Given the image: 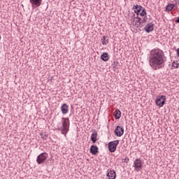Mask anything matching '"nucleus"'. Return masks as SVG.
Returning a JSON list of instances; mask_svg holds the SVG:
<instances>
[{"label":"nucleus","instance_id":"f257e3e1","mask_svg":"<svg viewBox=\"0 0 179 179\" xmlns=\"http://www.w3.org/2000/svg\"><path fill=\"white\" fill-rule=\"evenodd\" d=\"M133 9L136 14L131 16V24H133L135 27H143L148 20L146 10L143 6L138 5L134 6Z\"/></svg>","mask_w":179,"mask_h":179},{"label":"nucleus","instance_id":"f03ea898","mask_svg":"<svg viewBox=\"0 0 179 179\" xmlns=\"http://www.w3.org/2000/svg\"><path fill=\"white\" fill-rule=\"evenodd\" d=\"M164 57V53L163 50L160 49H155L150 51L149 57L150 66L155 71L157 69H162L164 66V62L166 61Z\"/></svg>","mask_w":179,"mask_h":179},{"label":"nucleus","instance_id":"7ed1b4c3","mask_svg":"<svg viewBox=\"0 0 179 179\" xmlns=\"http://www.w3.org/2000/svg\"><path fill=\"white\" fill-rule=\"evenodd\" d=\"M71 125V122H69V118L68 117H62V127L59 128V131H61L62 135L66 136V134L69 131V127Z\"/></svg>","mask_w":179,"mask_h":179},{"label":"nucleus","instance_id":"20e7f679","mask_svg":"<svg viewBox=\"0 0 179 179\" xmlns=\"http://www.w3.org/2000/svg\"><path fill=\"white\" fill-rule=\"evenodd\" d=\"M48 159V154L47 152H42L37 157L36 163H38V164H43Z\"/></svg>","mask_w":179,"mask_h":179},{"label":"nucleus","instance_id":"39448f33","mask_svg":"<svg viewBox=\"0 0 179 179\" xmlns=\"http://www.w3.org/2000/svg\"><path fill=\"white\" fill-rule=\"evenodd\" d=\"M120 143V141L116 140L108 143V146L109 151L113 153L117 150V145Z\"/></svg>","mask_w":179,"mask_h":179},{"label":"nucleus","instance_id":"423d86ee","mask_svg":"<svg viewBox=\"0 0 179 179\" xmlns=\"http://www.w3.org/2000/svg\"><path fill=\"white\" fill-rule=\"evenodd\" d=\"M155 103L158 107H163V106L166 104V96H158L156 99Z\"/></svg>","mask_w":179,"mask_h":179},{"label":"nucleus","instance_id":"0eeeda50","mask_svg":"<svg viewBox=\"0 0 179 179\" xmlns=\"http://www.w3.org/2000/svg\"><path fill=\"white\" fill-rule=\"evenodd\" d=\"M134 167L136 171L142 170V160L141 159H136L134 162Z\"/></svg>","mask_w":179,"mask_h":179},{"label":"nucleus","instance_id":"6e6552de","mask_svg":"<svg viewBox=\"0 0 179 179\" xmlns=\"http://www.w3.org/2000/svg\"><path fill=\"white\" fill-rule=\"evenodd\" d=\"M29 1L33 9H36V8H38V6L41 5V2H43V0H29Z\"/></svg>","mask_w":179,"mask_h":179},{"label":"nucleus","instance_id":"1a4fd4ad","mask_svg":"<svg viewBox=\"0 0 179 179\" xmlns=\"http://www.w3.org/2000/svg\"><path fill=\"white\" fill-rule=\"evenodd\" d=\"M115 134L117 136H122V135H124V127L117 126L115 130Z\"/></svg>","mask_w":179,"mask_h":179},{"label":"nucleus","instance_id":"9d476101","mask_svg":"<svg viewBox=\"0 0 179 179\" xmlns=\"http://www.w3.org/2000/svg\"><path fill=\"white\" fill-rule=\"evenodd\" d=\"M154 29L155 24L152 22L147 24L144 28L147 33H150V31H153Z\"/></svg>","mask_w":179,"mask_h":179},{"label":"nucleus","instance_id":"9b49d317","mask_svg":"<svg viewBox=\"0 0 179 179\" xmlns=\"http://www.w3.org/2000/svg\"><path fill=\"white\" fill-rule=\"evenodd\" d=\"M107 177H108V179H115L117 177V173H115V171L111 169L108 170Z\"/></svg>","mask_w":179,"mask_h":179},{"label":"nucleus","instance_id":"f8f14e48","mask_svg":"<svg viewBox=\"0 0 179 179\" xmlns=\"http://www.w3.org/2000/svg\"><path fill=\"white\" fill-rule=\"evenodd\" d=\"M61 110L62 114H67L69 111L68 105H66V103L62 104L61 106Z\"/></svg>","mask_w":179,"mask_h":179},{"label":"nucleus","instance_id":"ddd939ff","mask_svg":"<svg viewBox=\"0 0 179 179\" xmlns=\"http://www.w3.org/2000/svg\"><path fill=\"white\" fill-rule=\"evenodd\" d=\"M90 150L92 155H97L99 153V148L96 145H92Z\"/></svg>","mask_w":179,"mask_h":179},{"label":"nucleus","instance_id":"4468645a","mask_svg":"<svg viewBox=\"0 0 179 179\" xmlns=\"http://www.w3.org/2000/svg\"><path fill=\"white\" fill-rule=\"evenodd\" d=\"M91 141H92V143L97 142V131H96V130H94L91 135Z\"/></svg>","mask_w":179,"mask_h":179},{"label":"nucleus","instance_id":"2eb2a0df","mask_svg":"<svg viewBox=\"0 0 179 179\" xmlns=\"http://www.w3.org/2000/svg\"><path fill=\"white\" fill-rule=\"evenodd\" d=\"M101 59H102V61H104V62L108 61V59H110V57L108 56V53L103 52L101 56Z\"/></svg>","mask_w":179,"mask_h":179},{"label":"nucleus","instance_id":"dca6fc26","mask_svg":"<svg viewBox=\"0 0 179 179\" xmlns=\"http://www.w3.org/2000/svg\"><path fill=\"white\" fill-rule=\"evenodd\" d=\"M101 41L103 44V45H107L108 43V36H103V38L101 39Z\"/></svg>","mask_w":179,"mask_h":179},{"label":"nucleus","instance_id":"f3484780","mask_svg":"<svg viewBox=\"0 0 179 179\" xmlns=\"http://www.w3.org/2000/svg\"><path fill=\"white\" fill-rule=\"evenodd\" d=\"M114 115L116 120H120V118H121V111H120V110H116L114 113Z\"/></svg>","mask_w":179,"mask_h":179},{"label":"nucleus","instance_id":"a211bd4d","mask_svg":"<svg viewBox=\"0 0 179 179\" xmlns=\"http://www.w3.org/2000/svg\"><path fill=\"white\" fill-rule=\"evenodd\" d=\"M174 8V4H169L168 6H166V10L168 12H171L173 10V8Z\"/></svg>","mask_w":179,"mask_h":179},{"label":"nucleus","instance_id":"6ab92c4d","mask_svg":"<svg viewBox=\"0 0 179 179\" xmlns=\"http://www.w3.org/2000/svg\"><path fill=\"white\" fill-rule=\"evenodd\" d=\"M172 68H179V62H173L171 65Z\"/></svg>","mask_w":179,"mask_h":179},{"label":"nucleus","instance_id":"aec40b11","mask_svg":"<svg viewBox=\"0 0 179 179\" xmlns=\"http://www.w3.org/2000/svg\"><path fill=\"white\" fill-rule=\"evenodd\" d=\"M40 136L43 141H46V139L48 138V135L43 133L40 134Z\"/></svg>","mask_w":179,"mask_h":179},{"label":"nucleus","instance_id":"412c9836","mask_svg":"<svg viewBox=\"0 0 179 179\" xmlns=\"http://www.w3.org/2000/svg\"><path fill=\"white\" fill-rule=\"evenodd\" d=\"M126 160H127V162H129V159L127 158Z\"/></svg>","mask_w":179,"mask_h":179},{"label":"nucleus","instance_id":"4be33fe9","mask_svg":"<svg viewBox=\"0 0 179 179\" xmlns=\"http://www.w3.org/2000/svg\"><path fill=\"white\" fill-rule=\"evenodd\" d=\"M0 40H1V36H0Z\"/></svg>","mask_w":179,"mask_h":179}]
</instances>
